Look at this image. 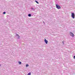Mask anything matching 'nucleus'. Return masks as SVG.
I'll return each instance as SVG.
<instances>
[{
	"instance_id": "dca6fc26",
	"label": "nucleus",
	"mask_w": 75,
	"mask_h": 75,
	"mask_svg": "<svg viewBox=\"0 0 75 75\" xmlns=\"http://www.w3.org/2000/svg\"><path fill=\"white\" fill-rule=\"evenodd\" d=\"M0 66H1V65L0 64Z\"/></svg>"
},
{
	"instance_id": "7ed1b4c3",
	"label": "nucleus",
	"mask_w": 75,
	"mask_h": 75,
	"mask_svg": "<svg viewBox=\"0 0 75 75\" xmlns=\"http://www.w3.org/2000/svg\"><path fill=\"white\" fill-rule=\"evenodd\" d=\"M70 35L72 37H74V34L72 32L70 33Z\"/></svg>"
},
{
	"instance_id": "0eeeda50",
	"label": "nucleus",
	"mask_w": 75,
	"mask_h": 75,
	"mask_svg": "<svg viewBox=\"0 0 75 75\" xmlns=\"http://www.w3.org/2000/svg\"><path fill=\"white\" fill-rule=\"evenodd\" d=\"M18 63H19V64L20 65H21V62L20 61H19L18 62Z\"/></svg>"
},
{
	"instance_id": "2eb2a0df",
	"label": "nucleus",
	"mask_w": 75,
	"mask_h": 75,
	"mask_svg": "<svg viewBox=\"0 0 75 75\" xmlns=\"http://www.w3.org/2000/svg\"><path fill=\"white\" fill-rule=\"evenodd\" d=\"M43 23H44V24H45V23H44V22H43Z\"/></svg>"
},
{
	"instance_id": "9b49d317",
	"label": "nucleus",
	"mask_w": 75,
	"mask_h": 75,
	"mask_svg": "<svg viewBox=\"0 0 75 75\" xmlns=\"http://www.w3.org/2000/svg\"><path fill=\"white\" fill-rule=\"evenodd\" d=\"M35 2H36V3L37 4H39V3L38 2L35 1Z\"/></svg>"
},
{
	"instance_id": "6e6552de",
	"label": "nucleus",
	"mask_w": 75,
	"mask_h": 75,
	"mask_svg": "<svg viewBox=\"0 0 75 75\" xmlns=\"http://www.w3.org/2000/svg\"><path fill=\"white\" fill-rule=\"evenodd\" d=\"M26 68H27V67H29V65L28 64H27L26 65Z\"/></svg>"
},
{
	"instance_id": "f257e3e1",
	"label": "nucleus",
	"mask_w": 75,
	"mask_h": 75,
	"mask_svg": "<svg viewBox=\"0 0 75 75\" xmlns=\"http://www.w3.org/2000/svg\"><path fill=\"white\" fill-rule=\"evenodd\" d=\"M71 17L73 19L75 18V13H71Z\"/></svg>"
},
{
	"instance_id": "423d86ee",
	"label": "nucleus",
	"mask_w": 75,
	"mask_h": 75,
	"mask_svg": "<svg viewBox=\"0 0 75 75\" xmlns=\"http://www.w3.org/2000/svg\"><path fill=\"white\" fill-rule=\"evenodd\" d=\"M31 10H32V11H35V9L34 8H33L32 7L31 9Z\"/></svg>"
},
{
	"instance_id": "f03ea898",
	"label": "nucleus",
	"mask_w": 75,
	"mask_h": 75,
	"mask_svg": "<svg viewBox=\"0 0 75 75\" xmlns=\"http://www.w3.org/2000/svg\"><path fill=\"white\" fill-rule=\"evenodd\" d=\"M56 8H57V9H61V7L59 6V5H58L57 4H56Z\"/></svg>"
},
{
	"instance_id": "ddd939ff",
	"label": "nucleus",
	"mask_w": 75,
	"mask_h": 75,
	"mask_svg": "<svg viewBox=\"0 0 75 75\" xmlns=\"http://www.w3.org/2000/svg\"><path fill=\"white\" fill-rule=\"evenodd\" d=\"M62 42L63 43V44L64 45V42Z\"/></svg>"
},
{
	"instance_id": "1a4fd4ad",
	"label": "nucleus",
	"mask_w": 75,
	"mask_h": 75,
	"mask_svg": "<svg viewBox=\"0 0 75 75\" xmlns=\"http://www.w3.org/2000/svg\"><path fill=\"white\" fill-rule=\"evenodd\" d=\"M31 72H30L27 75H31Z\"/></svg>"
},
{
	"instance_id": "39448f33",
	"label": "nucleus",
	"mask_w": 75,
	"mask_h": 75,
	"mask_svg": "<svg viewBox=\"0 0 75 75\" xmlns=\"http://www.w3.org/2000/svg\"><path fill=\"white\" fill-rule=\"evenodd\" d=\"M45 43L47 44H48V41H47L45 38Z\"/></svg>"
},
{
	"instance_id": "20e7f679",
	"label": "nucleus",
	"mask_w": 75,
	"mask_h": 75,
	"mask_svg": "<svg viewBox=\"0 0 75 75\" xmlns=\"http://www.w3.org/2000/svg\"><path fill=\"white\" fill-rule=\"evenodd\" d=\"M16 37L17 38H20V36H19V35L18 34L16 35Z\"/></svg>"
},
{
	"instance_id": "4468645a",
	"label": "nucleus",
	"mask_w": 75,
	"mask_h": 75,
	"mask_svg": "<svg viewBox=\"0 0 75 75\" xmlns=\"http://www.w3.org/2000/svg\"><path fill=\"white\" fill-rule=\"evenodd\" d=\"M74 58L75 59V56H74Z\"/></svg>"
},
{
	"instance_id": "9d476101",
	"label": "nucleus",
	"mask_w": 75,
	"mask_h": 75,
	"mask_svg": "<svg viewBox=\"0 0 75 75\" xmlns=\"http://www.w3.org/2000/svg\"><path fill=\"white\" fill-rule=\"evenodd\" d=\"M28 17H31V14H29L28 15Z\"/></svg>"
},
{
	"instance_id": "f8f14e48",
	"label": "nucleus",
	"mask_w": 75,
	"mask_h": 75,
	"mask_svg": "<svg viewBox=\"0 0 75 75\" xmlns=\"http://www.w3.org/2000/svg\"><path fill=\"white\" fill-rule=\"evenodd\" d=\"M3 14H6V12H4V13H3Z\"/></svg>"
}]
</instances>
